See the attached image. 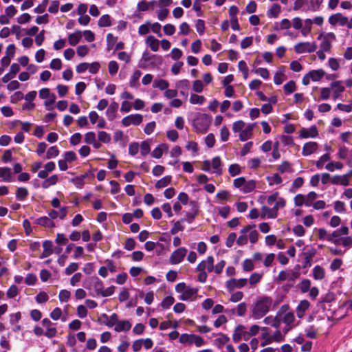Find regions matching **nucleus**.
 <instances>
[{"label":"nucleus","instance_id":"f257e3e1","mask_svg":"<svg viewBox=\"0 0 352 352\" xmlns=\"http://www.w3.org/2000/svg\"><path fill=\"white\" fill-rule=\"evenodd\" d=\"M272 302L271 297L267 296L258 297L251 306V318L254 320H259L264 317L270 311Z\"/></svg>","mask_w":352,"mask_h":352},{"label":"nucleus","instance_id":"f03ea898","mask_svg":"<svg viewBox=\"0 0 352 352\" xmlns=\"http://www.w3.org/2000/svg\"><path fill=\"white\" fill-rule=\"evenodd\" d=\"M87 288L93 291V293L91 294L92 296H100L102 297H109L112 296L116 289V287L113 285L104 289L102 281L98 277H92L90 279V287Z\"/></svg>","mask_w":352,"mask_h":352},{"label":"nucleus","instance_id":"7ed1b4c3","mask_svg":"<svg viewBox=\"0 0 352 352\" xmlns=\"http://www.w3.org/2000/svg\"><path fill=\"white\" fill-rule=\"evenodd\" d=\"M258 239V232L255 229V225H247L240 231V235L236 239V243L239 246L245 245L248 243V239L250 243L254 244L257 242Z\"/></svg>","mask_w":352,"mask_h":352},{"label":"nucleus","instance_id":"20e7f679","mask_svg":"<svg viewBox=\"0 0 352 352\" xmlns=\"http://www.w3.org/2000/svg\"><path fill=\"white\" fill-rule=\"evenodd\" d=\"M176 292L180 294L179 298L183 301H192L197 298L198 289L187 285L185 283H179L175 286Z\"/></svg>","mask_w":352,"mask_h":352},{"label":"nucleus","instance_id":"39448f33","mask_svg":"<svg viewBox=\"0 0 352 352\" xmlns=\"http://www.w3.org/2000/svg\"><path fill=\"white\" fill-rule=\"evenodd\" d=\"M211 118L206 113H197L192 121V126L198 133H205L209 129Z\"/></svg>","mask_w":352,"mask_h":352},{"label":"nucleus","instance_id":"423d86ee","mask_svg":"<svg viewBox=\"0 0 352 352\" xmlns=\"http://www.w3.org/2000/svg\"><path fill=\"white\" fill-rule=\"evenodd\" d=\"M201 170L205 172H212L217 175H221L223 170L220 157H214L212 160H204L202 162Z\"/></svg>","mask_w":352,"mask_h":352},{"label":"nucleus","instance_id":"0eeeda50","mask_svg":"<svg viewBox=\"0 0 352 352\" xmlns=\"http://www.w3.org/2000/svg\"><path fill=\"white\" fill-rule=\"evenodd\" d=\"M179 342L182 344L192 346L195 345L197 348H200L206 344L204 339L194 333H183L179 336Z\"/></svg>","mask_w":352,"mask_h":352},{"label":"nucleus","instance_id":"6e6552de","mask_svg":"<svg viewBox=\"0 0 352 352\" xmlns=\"http://www.w3.org/2000/svg\"><path fill=\"white\" fill-rule=\"evenodd\" d=\"M318 39L320 41V49L325 52H330L332 47V43L336 41V36L333 32H322Z\"/></svg>","mask_w":352,"mask_h":352},{"label":"nucleus","instance_id":"1a4fd4ad","mask_svg":"<svg viewBox=\"0 0 352 352\" xmlns=\"http://www.w3.org/2000/svg\"><path fill=\"white\" fill-rule=\"evenodd\" d=\"M318 195L315 192H310L307 195L298 194L294 197V201L296 206L300 207L302 205L311 206L313 201L317 198Z\"/></svg>","mask_w":352,"mask_h":352},{"label":"nucleus","instance_id":"9d476101","mask_svg":"<svg viewBox=\"0 0 352 352\" xmlns=\"http://www.w3.org/2000/svg\"><path fill=\"white\" fill-rule=\"evenodd\" d=\"M283 208V202L279 201V203L274 204L272 208H269L266 206L261 207V218L265 219H276L278 216V210Z\"/></svg>","mask_w":352,"mask_h":352},{"label":"nucleus","instance_id":"9b49d317","mask_svg":"<svg viewBox=\"0 0 352 352\" xmlns=\"http://www.w3.org/2000/svg\"><path fill=\"white\" fill-rule=\"evenodd\" d=\"M324 75L325 72L322 69L311 70L303 76L302 83L304 85H308L311 80L314 82H318L324 76Z\"/></svg>","mask_w":352,"mask_h":352},{"label":"nucleus","instance_id":"f8f14e48","mask_svg":"<svg viewBox=\"0 0 352 352\" xmlns=\"http://www.w3.org/2000/svg\"><path fill=\"white\" fill-rule=\"evenodd\" d=\"M287 309H289V306L287 305H283L276 316H267L264 318L263 322L267 325H270L272 327L278 329L281 323L280 313L286 311Z\"/></svg>","mask_w":352,"mask_h":352},{"label":"nucleus","instance_id":"ddd939ff","mask_svg":"<svg viewBox=\"0 0 352 352\" xmlns=\"http://www.w3.org/2000/svg\"><path fill=\"white\" fill-rule=\"evenodd\" d=\"M349 232V228L346 226H343L330 234L329 241L336 245H340L342 239L344 237L342 236L347 235Z\"/></svg>","mask_w":352,"mask_h":352},{"label":"nucleus","instance_id":"4468645a","mask_svg":"<svg viewBox=\"0 0 352 352\" xmlns=\"http://www.w3.org/2000/svg\"><path fill=\"white\" fill-rule=\"evenodd\" d=\"M294 51L297 54L312 53L317 50V45L315 42H300L296 43L294 47Z\"/></svg>","mask_w":352,"mask_h":352},{"label":"nucleus","instance_id":"2eb2a0df","mask_svg":"<svg viewBox=\"0 0 352 352\" xmlns=\"http://www.w3.org/2000/svg\"><path fill=\"white\" fill-rule=\"evenodd\" d=\"M187 249L184 247L176 249L170 254L169 258V263L172 265H177L182 263L187 254Z\"/></svg>","mask_w":352,"mask_h":352},{"label":"nucleus","instance_id":"dca6fc26","mask_svg":"<svg viewBox=\"0 0 352 352\" xmlns=\"http://www.w3.org/2000/svg\"><path fill=\"white\" fill-rule=\"evenodd\" d=\"M39 97L41 99H45L44 105L47 108V109H51L50 107L56 101V96L54 94L51 93L48 88H43L39 91Z\"/></svg>","mask_w":352,"mask_h":352},{"label":"nucleus","instance_id":"f3484780","mask_svg":"<svg viewBox=\"0 0 352 352\" xmlns=\"http://www.w3.org/2000/svg\"><path fill=\"white\" fill-rule=\"evenodd\" d=\"M248 283L247 278H231L226 282V287L229 292H232L235 289H241L245 287Z\"/></svg>","mask_w":352,"mask_h":352},{"label":"nucleus","instance_id":"a211bd4d","mask_svg":"<svg viewBox=\"0 0 352 352\" xmlns=\"http://www.w3.org/2000/svg\"><path fill=\"white\" fill-rule=\"evenodd\" d=\"M247 341L249 340L248 331H246V328L243 324L237 325L232 335V340L234 342H239L241 339Z\"/></svg>","mask_w":352,"mask_h":352},{"label":"nucleus","instance_id":"6ab92c4d","mask_svg":"<svg viewBox=\"0 0 352 352\" xmlns=\"http://www.w3.org/2000/svg\"><path fill=\"white\" fill-rule=\"evenodd\" d=\"M214 257L208 256L205 260L201 261L197 266L196 271H204L212 272L214 269Z\"/></svg>","mask_w":352,"mask_h":352},{"label":"nucleus","instance_id":"aec40b11","mask_svg":"<svg viewBox=\"0 0 352 352\" xmlns=\"http://www.w3.org/2000/svg\"><path fill=\"white\" fill-rule=\"evenodd\" d=\"M143 117L141 114H131L122 118V124L124 126H129L131 124L138 126L142 122Z\"/></svg>","mask_w":352,"mask_h":352},{"label":"nucleus","instance_id":"412c9836","mask_svg":"<svg viewBox=\"0 0 352 352\" xmlns=\"http://www.w3.org/2000/svg\"><path fill=\"white\" fill-rule=\"evenodd\" d=\"M300 276L298 272H295L293 270H285L280 272L278 276V279L280 281H294Z\"/></svg>","mask_w":352,"mask_h":352},{"label":"nucleus","instance_id":"4be33fe9","mask_svg":"<svg viewBox=\"0 0 352 352\" xmlns=\"http://www.w3.org/2000/svg\"><path fill=\"white\" fill-rule=\"evenodd\" d=\"M41 322L43 327L45 329L44 335L48 338L55 337L57 333V330L54 324H53L48 318H44Z\"/></svg>","mask_w":352,"mask_h":352},{"label":"nucleus","instance_id":"5701e85b","mask_svg":"<svg viewBox=\"0 0 352 352\" xmlns=\"http://www.w3.org/2000/svg\"><path fill=\"white\" fill-rule=\"evenodd\" d=\"M298 135L302 139L314 138L318 135V130L316 126L313 125L309 128H302L299 131Z\"/></svg>","mask_w":352,"mask_h":352},{"label":"nucleus","instance_id":"b1692460","mask_svg":"<svg viewBox=\"0 0 352 352\" xmlns=\"http://www.w3.org/2000/svg\"><path fill=\"white\" fill-rule=\"evenodd\" d=\"M319 146L316 142H306L302 148V155L305 157L311 155L318 152Z\"/></svg>","mask_w":352,"mask_h":352},{"label":"nucleus","instance_id":"393cba45","mask_svg":"<svg viewBox=\"0 0 352 352\" xmlns=\"http://www.w3.org/2000/svg\"><path fill=\"white\" fill-rule=\"evenodd\" d=\"M331 90H333V98L334 100L338 98L341 94L344 91L343 82L341 80L332 82L330 85Z\"/></svg>","mask_w":352,"mask_h":352},{"label":"nucleus","instance_id":"a878e982","mask_svg":"<svg viewBox=\"0 0 352 352\" xmlns=\"http://www.w3.org/2000/svg\"><path fill=\"white\" fill-rule=\"evenodd\" d=\"M255 124H248L247 126L239 133V138L241 142H245L252 138V131Z\"/></svg>","mask_w":352,"mask_h":352},{"label":"nucleus","instance_id":"bb28decb","mask_svg":"<svg viewBox=\"0 0 352 352\" xmlns=\"http://www.w3.org/2000/svg\"><path fill=\"white\" fill-rule=\"evenodd\" d=\"M260 338L261 340L260 345L262 347L270 345L273 342L272 335L269 332V329L266 327L261 328V334Z\"/></svg>","mask_w":352,"mask_h":352},{"label":"nucleus","instance_id":"cd10ccee","mask_svg":"<svg viewBox=\"0 0 352 352\" xmlns=\"http://www.w3.org/2000/svg\"><path fill=\"white\" fill-rule=\"evenodd\" d=\"M331 182L333 185L349 186L350 181L348 175H336L331 177Z\"/></svg>","mask_w":352,"mask_h":352},{"label":"nucleus","instance_id":"c85d7f7f","mask_svg":"<svg viewBox=\"0 0 352 352\" xmlns=\"http://www.w3.org/2000/svg\"><path fill=\"white\" fill-rule=\"evenodd\" d=\"M310 305V302L307 300H301L296 309L297 317L299 318H303L305 312L309 309Z\"/></svg>","mask_w":352,"mask_h":352},{"label":"nucleus","instance_id":"c756f323","mask_svg":"<svg viewBox=\"0 0 352 352\" xmlns=\"http://www.w3.org/2000/svg\"><path fill=\"white\" fill-rule=\"evenodd\" d=\"M329 23L332 25H335L338 23L342 26L346 25L347 23V17L342 16L341 14H335L329 18Z\"/></svg>","mask_w":352,"mask_h":352},{"label":"nucleus","instance_id":"7c9ffc66","mask_svg":"<svg viewBox=\"0 0 352 352\" xmlns=\"http://www.w3.org/2000/svg\"><path fill=\"white\" fill-rule=\"evenodd\" d=\"M279 201L283 202V208H284L286 205V200L283 197H280L278 192H273L267 197V203L270 206L277 204L279 203Z\"/></svg>","mask_w":352,"mask_h":352},{"label":"nucleus","instance_id":"2f4dec72","mask_svg":"<svg viewBox=\"0 0 352 352\" xmlns=\"http://www.w3.org/2000/svg\"><path fill=\"white\" fill-rule=\"evenodd\" d=\"M141 76H142V72L138 69H136L133 72V74L130 76L129 82V85L130 87L137 89L140 87L139 80H140Z\"/></svg>","mask_w":352,"mask_h":352},{"label":"nucleus","instance_id":"473e14b6","mask_svg":"<svg viewBox=\"0 0 352 352\" xmlns=\"http://www.w3.org/2000/svg\"><path fill=\"white\" fill-rule=\"evenodd\" d=\"M34 223L47 228H53L56 227L54 222L46 216L41 217L35 219Z\"/></svg>","mask_w":352,"mask_h":352},{"label":"nucleus","instance_id":"72a5a7b5","mask_svg":"<svg viewBox=\"0 0 352 352\" xmlns=\"http://www.w3.org/2000/svg\"><path fill=\"white\" fill-rule=\"evenodd\" d=\"M118 109V104L116 102H112L109 107L107 106L106 116L110 121L113 120L116 118Z\"/></svg>","mask_w":352,"mask_h":352},{"label":"nucleus","instance_id":"f704fd0d","mask_svg":"<svg viewBox=\"0 0 352 352\" xmlns=\"http://www.w3.org/2000/svg\"><path fill=\"white\" fill-rule=\"evenodd\" d=\"M168 150V145L165 143L159 144L151 153L153 157L160 159L162 157L164 152H167Z\"/></svg>","mask_w":352,"mask_h":352},{"label":"nucleus","instance_id":"c9c22d12","mask_svg":"<svg viewBox=\"0 0 352 352\" xmlns=\"http://www.w3.org/2000/svg\"><path fill=\"white\" fill-rule=\"evenodd\" d=\"M131 323L128 320H119L116 326L114 327V331L118 333L128 331L131 328Z\"/></svg>","mask_w":352,"mask_h":352},{"label":"nucleus","instance_id":"e433bc0d","mask_svg":"<svg viewBox=\"0 0 352 352\" xmlns=\"http://www.w3.org/2000/svg\"><path fill=\"white\" fill-rule=\"evenodd\" d=\"M43 251L40 256V258H44L50 256L53 253V244L51 241L46 240L43 243Z\"/></svg>","mask_w":352,"mask_h":352},{"label":"nucleus","instance_id":"4c0bfd02","mask_svg":"<svg viewBox=\"0 0 352 352\" xmlns=\"http://www.w3.org/2000/svg\"><path fill=\"white\" fill-rule=\"evenodd\" d=\"M0 179L4 182H10L12 180L11 169L8 167L0 168Z\"/></svg>","mask_w":352,"mask_h":352},{"label":"nucleus","instance_id":"58836bf2","mask_svg":"<svg viewBox=\"0 0 352 352\" xmlns=\"http://www.w3.org/2000/svg\"><path fill=\"white\" fill-rule=\"evenodd\" d=\"M344 164L339 161L330 160L325 165V169L329 172H333L335 170H340L343 168Z\"/></svg>","mask_w":352,"mask_h":352},{"label":"nucleus","instance_id":"ea45409f","mask_svg":"<svg viewBox=\"0 0 352 352\" xmlns=\"http://www.w3.org/2000/svg\"><path fill=\"white\" fill-rule=\"evenodd\" d=\"M280 319L285 324L290 325L294 324L295 317L294 313L288 311L287 309L286 311L280 313Z\"/></svg>","mask_w":352,"mask_h":352},{"label":"nucleus","instance_id":"a19ab883","mask_svg":"<svg viewBox=\"0 0 352 352\" xmlns=\"http://www.w3.org/2000/svg\"><path fill=\"white\" fill-rule=\"evenodd\" d=\"M313 277L316 280H322L325 277V270L320 266L316 265L312 270Z\"/></svg>","mask_w":352,"mask_h":352},{"label":"nucleus","instance_id":"79ce46f5","mask_svg":"<svg viewBox=\"0 0 352 352\" xmlns=\"http://www.w3.org/2000/svg\"><path fill=\"white\" fill-rule=\"evenodd\" d=\"M102 318L106 320L104 323L108 327H112L113 326L116 327L119 321L118 315L115 313L112 314L110 316H108L107 314H104L102 315Z\"/></svg>","mask_w":352,"mask_h":352},{"label":"nucleus","instance_id":"37998d69","mask_svg":"<svg viewBox=\"0 0 352 352\" xmlns=\"http://www.w3.org/2000/svg\"><path fill=\"white\" fill-rule=\"evenodd\" d=\"M146 44L153 52H157L160 47V41L153 36H148L146 39Z\"/></svg>","mask_w":352,"mask_h":352},{"label":"nucleus","instance_id":"c03bdc74","mask_svg":"<svg viewBox=\"0 0 352 352\" xmlns=\"http://www.w3.org/2000/svg\"><path fill=\"white\" fill-rule=\"evenodd\" d=\"M82 38V32L80 30H76L74 33L69 34L68 35V42L72 45H76Z\"/></svg>","mask_w":352,"mask_h":352},{"label":"nucleus","instance_id":"a18cd8bd","mask_svg":"<svg viewBox=\"0 0 352 352\" xmlns=\"http://www.w3.org/2000/svg\"><path fill=\"white\" fill-rule=\"evenodd\" d=\"M286 79L285 75V69L283 67H279L274 76V82L276 85H280Z\"/></svg>","mask_w":352,"mask_h":352},{"label":"nucleus","instance_id":"49530a36","mask_svg":"<svg viewBox=\"0 0 352 352\" xmlns=\"http://www.w3.org/2000/svg\"><path fill=\"white\" fill-rule=\"evenodd\" d=\"M206 99L204 96L197 95L196 94H191L189 102L192 104L202 105L205 103Z\"/></svg>","mask_w":352,"mask_h":352},{"label":"nucleus","instance_id":"de8ad7c7","mask_svg":"<svg viewBox=\"0 0 352 352\" xmlns=\"http://www.w3.org/2000/svg\"><path fill=\"white\" fill-rule=\"evenodd\" d=\"M266 179L270 186L279 185L283 182L282 177L278 173H274L271 175L267 176Z\"/></svg>","mask_w":352,"mask_h":352},{"label":"nucleus","instance_id":"09e8293b","mask_svg":"<svg viewBox=\"0 0 352 352\" xmlns=\"http://www.w3.org/2000/svg\"><path fill=\"white\" fill-rule=\"evenodd\" d=\"M281 11L280 6L274 3L272 6V7L268 10L267 15L270 18H277Z\"/></svg>","mask_w":352,"mask_h":352},{"label":"nucleus","instance_id":"8fccbe9b","mask_svg":"<svg viewBox=\"0 0 352 352\" xmlns=\"http://www.w3.org/2000/svg\"><path fill=\"white\" fill-rule=\"evenodd\" d=\"M330 161V154L329 153H324L319 157L316 162L315 164L318 169H322L324 167L325 163H328Z\"/></svg>","mask_w":352,"mask_h":352},{"label":"nucleus","instance_id":"3c124183","mask_svg":"<svg viewBox=\"0 0 352 352\" xmlns=\"http://www.w3.org/2000/svg\"><path fill=\"white\" fill-rule=\"evenodd\" d=\"M256 188V181L253 179L245 180L244 184V186L243 188L242 192L243 193H249L252 192Z\"/></svg>","mask_w":352,"mask_h":352},{"label":"nucleus","instance_id":"603ef678","mask_svg":"<svg viewBox=\"0 0 352 352\" xmlns=\"http://www.w3.org/2000/svg\"><path fill=\"white\" fill-rule=\"evenodd\" d=\"M252 72L255 74L260 76L265 80H267L270 78L269 71L266 68L255 67L252 70Z\"/></svg>","mask_w":352,"mask_h":352},{"label":"nucleus","instance_id":"864d4df0","mask_svg":"<svg viewBox=\"0 0 352 352\" xmlns=\"http://www.w3.org/2000/svg\"><path fill=\"white\" fill-rule=\"evenodd\" d=\"M313 21L310 19H307L305 21V25L301 30V34L303 36H307L308 34H309L311 32V28H312Z\"/></svg>","mask_w":352,"mask_h":352},{"label":"nucleus","instance_id":"5fc2aeb1","mask_svg":"<svg viewBox=\"0 0 352 352\" xmlns=\"http://www.w3.org/2000/svg\"><path fill=\"white\" fill-rule=\"evenodd\" d=\"M154 88H158L159 89L164 91L166 90L169 87V83L167 80L164 79L154 80L153 85Z\"/></svg>","mask_w":352,"mask_h":352},{"label":"nucleus","instance_id":"6e6d98bb","mask_svg":"<svg viewBox=\"0 0 352 352\" xmlns=\"http://www.w3.org/2000/svg\"><path fill=\"white\" fill-rule=\"evenodd\" d=\"M98 140L104 144H109L111 142V136L109 133L104 131H100L98 133Z\"/></svg>","mask_w":352,"mask_h":352},{"label":"nucleus","instance_id":"4d7b16f0","mask_svg":"<svg viewBox=\"0 0 352 352\" xmlns=\"http://www.w3.org/2000/svg\"><path fill=\"white\" fill-rule=\"evenodd\" d=\"M98 25L101 28L111 26V16L109 14L102 15L98 20Z\"/></svg>","mask_w":352,"mask_h":352},{"label":"nucleus","instance_id":"13d9d810","mask_svg":"<svg viewBox=\"0 0 352 352\" xmlns=\"http://www.w3.org/2000/svg\"><path fill=\"white\" fill-rule=\"evenodd\" d=\"M28 195V190L24 187H19L16 191V198L19 201L24 200Z\"/></svg>","mask_w":352,"mask_h":352},{"label":"nucleus","instance_id":"bf43d9fd","mask_svg":"<svg viewBox=\"0 0 352 352\" xmlns=\"http://www.w3.org/2000/svg\"><path fill=\"white\" fill-rule=\"evenodd\" d=\"M171 176L167 175L158 180L155 184L157 188H162L167 186L171 182Z\"/></svg>","mask_w":352,"mask_h":352},{"label":"nucleus","instance_id":"052dcab7","mask_svg":"<svg viewBox=\"0 0 352 352\" xmlns=\"http://www.w3.org/2000/svg\"><path fill=\"white\" fill-rule=\"evenodd\" d=\"M228 172L232 177L239 175L241 172V167L238 164H232L228 168Z\"/></svg>","mask_w":352,"mask_h":352},{"label":"nucleus","instance_id":"680f3d73","mask_svg":"<svg viewBox=\"0 0 352 352\" xmlns=\"http://www.w3.org/2000/svg\"><path fill=\"white\" fill-rule=\"evenodd\" d=\"M262 277H263V273L254 272V273L252 274L251 276H250L249 283L251 285H254L260 283V281L262 279Z\"/></svg>","mask_w":352,"mask_h":352},{"label":"nucleus","instance_id":"e2e57ef3","mask_svg":"<svg viewBox=\"0 0 352 352\" xmlns=\"http://www.w3.org/2000/svg\"><path fill=\"white\" fill-rule=\"evenodd\" d=\"M87 177V174L82 175L72 179L73 184L78 188H82L84 186V180Z\"/></svg>","mask_w":352,"mask_h":352},{"label":"nucleus","instance_id":"0e129e2a","mask_svg":"<svg viewBox=\"0 0 352 352\" xmlns=\"http://www.w3.org/2000/svg\"><path fill=\"white\" fill-rule=\"evenodd\" d=\"M242 267L243 270L246 272L253 270L254 268L253 261L250 258L245 259L242 263Z\"/></svg>","mask_w":352,"mask_h":352},{"label":"nucleus","instance_id":"69168bd1","mask_svg":"<svg viewBox=\"0 0 352 352\" xmlns=\"http://www.w3.org/2000/svg\"><path fill=\"white\" fill-rule=\"evenodd\" d=\"M59 155V150L56 146H51L46 153L47 159L55 158Z\"/></svg>","mask_w":352,"mask_h":352},{"label":"nucleus","instance_id":"338daca9","mask_svg":"<svg viewBox=\"0 0 352 352\" xmlns=\"http://www.w3.org/2000/svg\"><path fill=\"white\" fill-rule=\"evenodd\" d=\"M246 126L243 120L236 121L232 124V131L234 133H240Z\"/></svg>","mask_w":352,"mask_h":352},{"label":"nucleus","instance_id":"774afa93","mask_svg":"<svg viewBox=\"0 0 352 352\" xmlns=\"http://www.w3.org/2000/svg\"><path fill=\"white\" fill-rule=\"evenodd\" d=\"M333 208L338 213H344L346 210L345 204L342 201H336L333 203Z\"/></svg>","mask_w":352,"mask_h":352}]
</instances>
